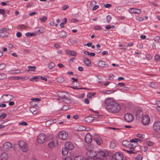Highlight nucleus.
<instances>
[{"label": "nucleus", "instance_id": "nucleus-1", "mask_svg": "<svg viewBox=\"0 0 160 160\" xmlns=\"http://www.w3.org/2000/svg\"><path fill=\"white\" fill-rule=\"evenodd\" d=\"M107 110L112 113L119 112L121 109L120 105L114 101L112 98H108L104 101Z\"/></svg>", "mask_w": 160, "mask_h": 160}, {"label": "nucleus", "instance_id": "nucleus-2", "mask_svg": "<svg viewBox=\"0 0 160 160\" xmlns=\"http://www.w3.org/2000/svg\"><path fill=\"white\" fill-rule=\"evenodd\" d=\"M93 151L89 152L86 154L87 156L90 159H87L86 160H103L100 158L98 157V156H95V155H93Z\"/></svg>", "mask_w": 160, "mask_h": 160}, {"label": "nucleus", "instance_id": "nucleus-3", "mask_svg": "<svg viewBox=\"0 0 160 160\" xmlns=\"http://www.w3.org/2000/svg\"><path fill=\"white\" fill-rule=\"evenodd\" d=\"M18 145L23 152L27 151L28 148L26 143L22 140H20L18 142Z\"/></svg>", "mask_w": 160, "mask_h": 160}, {"label": "nucleus", "instance_id": "nucleus-4", "mask_svg": "<svg viewBox=\"0 0 160 160\" xmlns=\"http://www.w3.org/2000/svg\"><path fill=\"white\" fill-rule=\"evenodd\" d=\"M46 138V137L45 134L43 133L40 134L38 135L37 138V142L40 144L43 143L45 142Z\"/></svg>", "mask_w": 160, "mask_h": 160}, {"label": "nucleus", "instance_id": "nucleus-5", "mask_svg": "<svg viewBox=\"0 0 160 160\" xmlns=\"http://www.w3.org/2000/svg\"><path fill=\"white\" fill-rule=\"evenodd\" d=\"M68 137V133L64 131L60 132L58 134L59 138L62 140H66Z\"/></svg>", "mask_w": 160, "mask_h": 160}, {"label": "nucleus", "instance_id": "nucleus-6", "mask_svg": "<svg viewBox=\"0 0 160 160\" xmlns=\"http://www.w3.org/2000/svg\"><path fill=\"white\" fill-rule=\"evenodd\" d=\"M12 145L11 142H7L4 143L2 148L4 151H8L12 148Z\"/></svg>", "mask_w": 160, "mask_h": 160}, {"label": "nucleus", "instance_id": "nucleus-7", "mask_svg": "<svg viewBox=\"0 0 160 160\" xmlns=\"http://www.w3.org/2000/svg\"><path fill=\"white\" fill-rule=\"evenodd\" d=\"M123 158V155L121 152H116L112 156L114 160H122Z\"/></svg>", "mask_w": 160, "mask_h": 160}, {"label": "nucleus", "instance_id": "nucleus-8", "mask_svg": "<svg viewBox=\"0 0 160 160\" xmlns=\"http://www.w3.org/2000/svg\"><path fill=\"white\" fill-rule=\"evenodd\" d=\"M124 118L126 122H130L133 119V116L131 113H127L124 115Z\"/></svg>", "mask_w": 160, "mask_h": 160}, {"label": "nucleus", "instance_id": "nucleus-9", "mask_svg": "<svg viewBox=\"0 0 160 160\" xmlns=\"http://www.w3.org/2000/svg\"><path fill=\"white\" fill-rule=\"evenodd\" d=\"M108 155V152L106 151H101L99 152L96 156L99 158H103L107 156Z\"/></svg>", "mask_w": 160, "mask_h": 160}, {"label": "nucleus", "instance_id": "nucleus-10", "mask_svg": "<svg viewBox=\"0 0 160 160\" xmlns=\"http://www.w3.org/2000/svg\"><path fill=\"white\" fill-rule=\"evenodd\" d=\"M150 121V119L149 117L147 115H145L143 117L142 119V122L144 125L148 124Z\"/></svg>", "mask_w": 160, "mask_h": 160}, {"label": "nucleus", "instance_id": "nucleus-11", "mask_svg": "<svg viewBox=\"0 0 160 160\" xmlns=\"http://www.w3.org/2000/svg\"><path fill=\"white\" fill-rule=\"evenodd\" d=\"M128 11L131 13H134L139 14L141 12V10L140 9L134 8L129 9Z\"/></svg>", "mask_w": 160, "mask_h": 160}, {"label": "nucleus", "instance_id": "nucleus-12", "mask_svg": "<svg viewBox=\"0 0 160 160\" xmlns=\"http://www.w3.org/2000/svg\"><path fill=\"white\" fill-rule=\"evenodd\" d=\"M65 146L67 149L71 150L74 148V146L73 143L70 142H66L65 144Z\"/></svg>", "mask_w": 160, "mask_h": 160}, {"label": "nucleus", "instance_id": "nucleus-13", "mask_svg": "<svg viewBox=\"0 0 160 160\" xmlns=\"http://www.w3.org/2000/svg\"><path fill=\"white\" fill-rule=\"evenodd\" d=\"M153 128L156 131H160V122L159 121L155 122L153 125Z\"/></svg>", "mask_w": 160, "mask_h": 160}, {"label": "nucleus", "instance_id": "nucleus-14", "mask_svg": "<svg viewBox=\"0 0 160 160\" xmlns=\"http://www.w3.org/2000/svg\"><path fill=\"white\" fill-rule=\"evenodd\" d=\"M92 138L91 136L89 133L87 134L85 137V142L86 143H89L92 142Z\"/></svg>", "mask_w": 160, "mask_h": 160}, {"label": "nucleus", "instance_id": "nucleus-15", "mask_svg": "<svg viewBox=\"0 0 160 160\" xmlns=\"http://www.w3.org/2000/svg\"><path fill=\"white\" fill-rule=\"evenodd\" d=\"M6 96L4 99L5 101L4 102L5 103H7L9 101L12 100L13 98V97L12 95L9 94H6L5 95Z\"/></svg>", "mask_w": 160, "mask_h": 160}, {"label": "nucleus", "instance_id": "nucleus-16", "mask_svg": "<svg viewBox=\"0 0 160 160\" xmlns=\"http://www.w3.org/2000/svg\"><path fill=\"white\" fill-rule=\"evenodd\" d=\"M94 140L98 145H101L103 143V141L101 138L98 137H96L94 138Z\"/></svg>", "mask_w": 160, "mask_h": 160}, {"label": "nucleus", "instance_id": "nucleus-17", "mask_svg": "<svg viewBox=\"0 0 160 160\" xmlns=\"http://www.w3.org/2000/svg\"><path fill=\"white\" fill-rule=\"evenodd\" d=\"M84 120L85 122L88 123H91L94 120V118L91 116H89L86 117Z\"/></svg>", "mask_w": 160, "mask_h": 160}, {"label": "nucleus", "instance_id": "nucleus-18", "mask_svg": "<svg viewBox=\"0 0 160 160\" xmlns=\"http://www.w3.org/2000/svg\"><path fill=\"white\" fill-rule=\"evenodd\" d=\"M149 86L152 88H156L158 87L159 84L157 82H152L150 83Z\"/></svg>", "mask_w": 160, "mask_h": 160}, {"label": "nucleus", "instance_id": "nucleus-19", "mask_svg": "<svg viewBox=\"0 0 160 160\" xmlns=\"http://www.w3.org/2000/svg\"><path fill=\"white\" fill-rule=\"evenodd\" d=\"M0 158L2 160H7L8 158V155L6 152L2 153L1 155Z\"/></svg>", "mask_w": 160, "mask_h": 160}, {"label": "nucleus", "instance_id": "nucleus-20", "mask_svg": "<svg viewBox=\"0 0 160 160\" xmlns=\"http://www.w3.org/2000/svg\"><path fill=\"white\" fill-rule=\"evenodd\" d=\"M65 52L67 54L72 56H75L77 55V52L74 51L66 50Z\"/></svg>", "mask_w": 160, "mask_h": 160}, {"label": "nucleus", "instance_id": "nucleus-21", "mask_svg": "<svg viewBox=\"0 0 160 160\" xmlns=\"http://www.w3.org/2000/svg\"><path fill=\"white\" fill-rule=\"evenodd\" d=\"M29 110L33 114H35L39 112L38 110L36 108L34 107L30 108Z\"/></svg>", "mask_w": 160, "mask_h": 160}, {"label": "nucleus", "instance_id": "nucleus-22", "mask_svg": "<svg viewBox=\"0 0 160 160\" xmlns=\"http://www.w3.org/2000/svg\"><path fill=\"white\" fill-rule=\"evenodd\" d=\"M68 94L65 92H63L59 94L60 97L63 100L68 97Z\"/></svg>", "mask_w": 160, "mask_h": 160}, {"label": "nucleus", "instance_id": "nucleus-23", "mask_svg": "<svg viewBox=\"0 0 160 160\" xmlns=\"http://www.w3.org/2000/svg\"><path fill=\"white\" fill-rule=\"evenodd\" d=\"M83 62L87 66L90 67L91 65V62L90 60L87 58H85Z\"/></svg>", "mask_w": 160, "mask_h": 160}, {"label": "nucleus", "instance_id": "nucleus-24", "mask_svg": "<svg viewBox=\"0 0 160 160\" xmlns=\"http://www.w3.org/2000/svg\"><path fill=\"white\" fill-rule=\"evenodd\" d=\"M12 78L16 80L22 79L24 80H27L29 78L28 77H12Z\"/></svg>", "mask_w": 160, "mask_h": 160}, {"label": "nucleus", "instance_id": "nucleus-25", "mask_svg": "<svg viewBox=\"0 0 160 160\" xmlns=\"http://www.w3.org/2000/svg\"><path fill=\"white\" fill-rule=\"evenodd\" d=\"M68 150L65 147L62 148V155L64 156H66L68 153Z\"/></svg>", "mask_w": 160, "mask_h": 160}, {"label": "nucleus", "instance_id": "nucleus-26", "mask_svg": "<svg viewBox=\"0 0 160 160\" xmlns=\"http://www.w3.org/2000/svg\"><path fill=\"white\" fill-rule=\"evenodd\" d=\"M106 62L103 61H100L98 63V66L99 67H104L106 65Z\"/></svg>", "mask_w": 160, "mask_h": 160}, {"label": "nucleus", "instance_id": "nucleus-27", "mask_svg": "<svg viewBox=\"0 0 160 160\" xmlns=\"http://www.w3.org/2000/svg\"><path fill=\"white\" fill-rule=\"evenodd\" d=\"M67 35V34L66 32L62 31L60 34L59 37L61 38H65Z\"/></svg>", "mask_w": 160, "mask_h": 160}, {"label": "nucleus", "instance_id": "nucleus-28", "mask_svg": "<svg viewBox=\"0 0 160 160\" xmlns=\"http://www.w3.org/2000/svg\"><path fill=\"white\" fill-rule=\"evenodd\" d=\"M77 85H78L75 82H72V86H73V88L74 89H88L86 88H78V86Z\"/></svg>", "mask_w": 160, "mask_h": 160}, {"label": "nucleus", "instance_id": "nucleus-29", "mask_svg": "<svg viewBox=\"0 0 160 160\" xmlns=\"http://www.w3.org/2000/svg\"><path fill=\"white\" fill-rule=\"evenodd\" d=\"M116 145V143L114 141H111L110 144V147L111 148L113 149Z\"/></svg>", "mask_w": 160, "mask_h": 160}, {"label": "nucleus", "instance_id": "nucleus-30", "mask_svg": "<svg viewBox=\"0 0 160 160\" xmlns=\"http://www.w3.org/2000/svg\"><path fill=\"white\" fill-rule=\"evenodd\" d=\"M71 108V107L70 105H64L62 108V110L64 111H66Z\"/></svg>", "mask_w": 160, "mask_h": 160}, {"label": "nucleus", "instance_id": "nucleus-31", "mask_svg": "<svg viewBox=\"0 0 160 160\" xmlns=\"http://www.w3.org/2000/svg\"><path fill=\"white\" fill-rule=\"evenodd\" d=\"M140 141V142H141L142 140L139 139L138 138H135V139H131L130 140V141L132 142H135V143H136L135 147L136 146V145L137 144V142L138 141Z\"/></svg>", "mask_w": 160, "mask_h": 160}, {"label": "nucleus", "instance_id": "nucleus-32", "mask_svg": "<svg viewBox=\"0 0 160 160\" xmlns=\"http://www.w3.org/2000/svg\"><path fill=\"white\" fill-rule=\"evenodd\" d=\"M7 77V75L4 73H0V79H4Z\"/></svg>", "mask_w": 160, "mask_h": 160}, {"label": "nucleus", "instance_id": "nucleus-33", "mask_svg": "<svg viewBox=\"0 0 160 160\" xmlns=\"http://www.w3.org/2000/svg\"><path fill=\"white\" fill-rule=\"evenodd\" d=\"M130 144V142L128 141H124L122 142V144L123 146H127Z\"/></svg>", "mask_w": 160, "mask_h": 160}, {"label": "nucleus", "instance_id": "nucleus-34", "mask_svg": "<svg viewBox=\"0 0 160 160\" xmlns=\"http://www.w3.org/2000/svg\"><path fill=\"white\" fill-rule=\"evenodd\" d=\"M156 104L158 106L156 107L157 110L158 111H160V101H157Z\"/></svg>", "mask_w": 160, "mask_h": 160}, {"label": "nucleus", "instance_id": "nucleus-35", "mask_svg": "<svg viewBox=\"0 0 160 160\" xmlns=\"http://www.w3.org/2000/svg\"><path fill=\"white\" fill-rule=\"evenodd\" d=\"M63 101L66 103H69L71 102V100L68 97L66 98L63 100Z\"/></svg>", "mask_w": 160, "mask_h": 160}, {"label": "nucleus", "instance_id": "nucleus-36", "mask_svg": "<svg viewBox=\"0 0 160 160\" xmlns=\"http://www.w3.org/2000/svg\"><path fill=\"white\" fill-rule=\"evenodd\" d=\"M130 149V150H125V151L129 154H132L134 153V148L132 147H131Z\"/></svg>", "mask_w": 160, "mask_h": 160}, {"label": "nucleus", "instance_id": "nucleus-37", "mask_svg": "<svg viewBox=\"0 0 160 160\" xmlns=\"http://www.w3.org/2000/svg\"><path fill=\"white\" fill-rule=\"evenodd\" d=\"M57 80L58 82L59 83H61L63 82L64 81V79L63 78L60 77L58 78L57 79Z\"/></svg>", "mask_w": 160, "mask_h": 160}, {"label": "nucleus", "instance_id": "nucleus-38", "mask_svg": "<svg viewBox=\"0 0 160 160\" xmlns=\"http://www.w3.org/2000/svg\"><path fill=\"white\" fill-rule=\"evenodd\" d=\"M55 66V64L53 62H51L48 64V68L50 69L52 68Z\"/></svg>", "mask_w": 160, "mask_h": 160}, {"label": "nucleus", "instance_id": "nucleus-39", "mask_svg": "<svg viewBox=\"0 0 160 160\" xmlns=\"http://www.w3.org/2000/svg\"><path fill=\"white\" fill-rule=\"evenodd\" d=\"M48 145L49 148H52L54 146L55 143L51 141L48 143Z\"/></svg>", "mask_w": 160, "mask_h": 160}, {"label": "nucleus", "instance_id": "nucleus-40", "mask_svg": "<svg viewBox=\"0 0 160 160\" xmlns=\"http://www.w3.org/2000/svg\"><path fill=\"white\" fill-rule=\"evenodd\" d=\"M18 27L20 30L25 29L26 28V27L24 24H19Z\"/></svg>", "mask_w": 160, "mask_h": 160}, {"label": "nucleus", "instance_id": "nucleus-41", "mask_svg": "<svg viewBox=\"0 0 160 160\" xmlns=\"http://www.w3.org/2000/svg\"><path fill=\"white\" fill-rule=\"evenodd\" d=\"M28 68L30 69V70H30L31 71H35V69H36V67L35 66H29L28 67Z\"/></svg>", "mask_w": 160, "mask_h": 160}, {"label": "nucleus", "instance_id": "nucleus-42", "mask_svg": "<svg viewBox=\"0 0 160 160\" xmlns=\"http://www.w3.org/2000/svg\"><path fill=\"white\" fill-rule=\"evenodd\" d=\"M47 19V18L46 16H43L42 18H39V19L40 21H42V22H44L46 21Z\"/></svg>", "mask_w": 160, "mask_h": 160}, {"label": "nucleus", "instance_id": "nucleus-43", "mask_svg": "<svg viewBox=\"0 0 160 160\" xmlns=\"http://www.w3.org/2000/svg\"><path fill=\"white\" fill-rule=\"evenodd\" d=\"M6 65L4 63H2L0 64V70H2L5 68Z\"/></svg>", "mask_w": 160, "mask_h": 160}, {"label": "nucleus", "instance_id": "nucleus-44", "mask_svg": "<svg viewBox=\"0 0 160 160\" xmlns=\"http://www.w3.org/2000/svg\"><path fill=\"white\" fill-rule=\"evenodd\" d=\"M39 77L38 76H34L32 78L30 79V80L31 81H32L35 80L36 81H38L37 79H38Z\"/></svg>", "mask_w": 160, "mask_h": 160}, {"label": "nucleus", "instance_id": "nucleus-45", "mask_svg": "<svg viewBox=\"0 0 160 160\" xmlns=\"http://www.w3.org/2000/svg\"><path fill=\"white\" fill-rule=\"evenodd\" d=\"M112 19L110 15H108L106 17L107 22L109 23Z\"/></svg>", "mask_w": 160, "mask_h": 160}, {"label": "nucleus", "instance_id": "nucleus-46", "mask_svg": "<svg viewBox=\"0 0 160 160\" xmlns=\"http://www.w3.org/2000/svg\"><path fill=\"white\" fill-rule=\"evenodd\" d=\"M154 40L158 42H160V37L158 36L154 38Z\"/></svg>", "mask_w": 160, "mask_h": 160}, {"label": "nucleus", "instance_id": "nucleus-47", "mask_svg": "<svg viewBox=\"0 0 160 160\" xmlns=\"http://www.w3.org/2000/svg\"><path fill=\"white\" fill-rule=\"evenodd\" d=\"M74 160H83V158L81 156H78L75 157Z\"/></svg>", "mask_w": 160, "mask_h": 160}, {"label": "nucleus", "instance_id": "nucleus-48", "mask_svg": "<svg viewBox=\"0 0 160 160\" xmlns=\"http://www.w3.org/2000/svg\"><path fill=\"white\" fill-rule=\"evenodd\" d=\"M143 158L142 156V155H138L136 158L137 160H142Z\"/></svg>", "mask_w": 160, "mask_h": 160}, {"label": "nucleus", "instance_id": "nucleus-49", "mask_svg": "<svg viewBox=\"0 0 160 160\" xmlns=\"http://www.w3.org/2000/svg\"><path fill=\"white\" fill-rule=\"evenodd\" d=\"M141 150L144 152L147 151L148 147L146 146H143L141 148Z\"/></svg>", "mask_w": 160, "mask_h": 160}, {"label": "nucleus", "instance_id": "nucleus-50", "mask_svg": "<svg viewBox=\"0 0 160 160\" xmlns=\"http://www.w3.org/2000/svg\"><path fill=\"white\" fill-rule=\"evenodd\" d=\"M7 114L6 113H3L1 114L0 116V119H2L5 118L7 116Z\"/></svg>", "mask_w": 160, "mask_h": 160}, {"label": "nucleus", "instance_id": "nucleus-51", "mask_svg": "<svg viewBox=\"0 0 160 160\" xmlns=\"http://www.w3.org/2000/svg\"><path fill=\"white\" fill-rule=\"evenodd\" d=\"M19 125H21L24 126H27L28 125L27 122L25 121H22L19 123Z\"/></svg>", "mask_w": 160, "mask_h": 160}, {"label": "nucleus", "instance_id": "nucleus-52", "mask_svg": "<svg viewBox=\"0 0 160 160\" xmlns=\"http://www.w3.org/2000/svg\"><path fill=\"white\" fill-rule=\"evenodd\" d=\"M160 59V56L159 55H156L155 56V60L156 61H158Z\"/></svg>", "mask_w": 160, "mask_h": 160}, {"label": "nucleus", "instance_id": "nucleus-53", "mask_svg": "<svg viewBox=\"0 0 160 160\" xmlns=\"http://www.w3.org/2000/svg\"><path fill=\"white\" fill-rule=\"evenodd\" d=\"M94 29L95 30H101L102 29V28L99 26H96L94 27Z\"/></svg>", "mask_w": 160, "mask_h": 160}, {"label": "nucleus", "instance_id": "nucleus-54", "mask_svg": "<svg viewBox=\"0 0 160 160\" xmlns=\"http://www.w3.org/2000/svg\"><path fill=\"white\" fill-rule=\"evenodd\" d=\"M137 136L138 137L141 139L144 138V135L140 134H138Z\"/></svg>", "mask_w": 160, "mask_h": 160}, {"label": "nucleus", "instance_id": "nucleus-55", "mask_svg": "<svg viewBox=\"0 0 160 160\" xmlns=\"http://www.w3.org/2000/svg\"><path fill=\"white\" fill-rule=\"evenodd\" d=\"M22 34L20 32H18L16 33V36L18 38H20L21 37Z\"/></svg>", "mask_w": 160, "mask_h": 160}, {"label": "nucleus", "instance_id": "nucleus-56", "mask_svg": "<svg viewBox=\"0 0 160 160\" xmlns=\"http://www.w3.org/2000/svg\"><path fill=\"white\" fill-rule=\"evenodd\" d=\"M71 79L73 80V82H75L77 84L79 85L78 82H77L78 80L77 79L75 78H72Z\"/></svg>", "mask_w": 160, "mask_h": 160}, {"label": "nucleus", "instance_id": "nucleus-57", "mask_svg": "<svg viewBox=\"0 0 160 160\" xmlns=\"http://www.w3.org/2000/svg\"><path fill=\"white\" fill-rule=\"evenodd\" d=\"M0 13L2 15H4L5 14V12L3 9H0Z\"/></svg>", "mask_w": 160, "mask_h": 160}, {"label": "nucleus", "instance_id": "nucleus-58", "mask_svg": "<svg viewBox=\"0 0 160 160\" xmlns=\"http://www.w3.org/2000/svg\"><path fill=\"white\" fill-rule=\"evenodd\" d=\"M25 35L27 37H30L31 36H32L33 34L32 33L27 32L26 33Z\"/></svg>", "mask_w": 160, "mask_h": 160}, {"label": "nucleus", "instance_id": "nucleus-59", "mask_svg": "<svg viewBox=\"0 0 160 160\" xmlns=\"http://www.w3.org/2000/svg\"><path fill=\"white\" fill-rule=\"evenodd\" d=\"M114 77V76L112 74H109V79L110 80H112L113 79Z\"/></svg>", "mask_w": 160, "mask_h": 160}, {"label": "nucleus", "instance_id": "nucleus-60", "mask_svg": "<svg viewBox=\"0 0 160 160\" xmlns=\"http://www.w3.org/2000/svg\"><path fill=\"white\" fill-rule=\"evenodd\" d=\"M69 8V6L68 5H65L62 8V9L63 10H65Z\"/></svg>", "mask_w": 160, "mask_h": 160}, {"label": "nucleus", "instance_id": "nucleus-61", "mask_svg": "<svg viewBox=\"0 0 160 160\" xmlns=\"http://www.w3.org/2000/svg\"><path fill=\"white\" fill-rule=\"evenodd\" d=\"M147 144L148 146H152L153 145V143L152 142L148 141L147 142Z\"/></svg>", "mask_w": 160, "mask_h": 160}, {"label": "nucleus", "instance_id": "nucleus-62", "mask_svg": "<svg viewBox=\"0 0 160 160\" xmlns=\"http://www.w3.org/2000/svg\"><path fill=\"white\" fill-rule=\"evenodd\" d=\"M31 100L34 102L35 101H39L41 100L40 99L38 98H32Z\"/></svg>", "mask_w": 160, "mask_h": 160}, {"label": "nucleus", "instance_id": "nucleus-63", "mask_svg": "<svg viewBox=\"0 0 160 160\" xmlns=\"http://www.w3.org/2000/svg\"><path fill=\"white\" fill-rule=\"evenodd\" d=\"M97 3V2L95 1H92L90 3V5L91 6H92L93 5L96 4Z\"/></svg>", "mask_w": 160, "mask_h": 160}, {"label": "nucleus", "instance_id": "nucleus-64", "mask_svg": "<svg viewBox=\"0 0 160 160\" xmlns=\"http://www.w3.org/2000/svg\"><path fill=\"white\" fill-rule=\"evenodd\" d=\"M136 19L140 21H142L143 20V18H142L139 17H137Z\"/></svg>", "mask_w": 160, "mask_h": 160}]
</instances>
